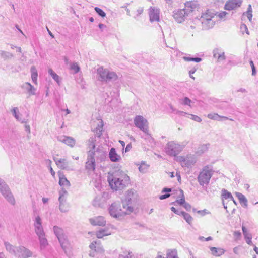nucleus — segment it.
Instances as JSON below:
<instances>
[{
  "mask_svg": "<svg viewBox=\"0 0 258 258\" xmlns=\"http://www.w3.org/2000/svg\"><path fill=\"white\" fill-rule=\"evenodd\" d=\"M149 18L151 22H159L160 21V9L155 7L149 9Z\"/></svg>",
  "mask_w": 258,
  "mask_h": 258,
  "instance_id": "nucleus-15",
  "label": "nucleus"
},
{
  "mask_svg": "<svg viewBox=\"0 0 258 258\" xmlns=\"http://www.w3.org/2000/svg\"><path fill=\"white\" fill-rule=\"evenodd\" d=\"M58 141L64 143L68 146L73 147L75 144V140L71 137L60 136L57 137Z\"/></svg>",
  "mask_w": 258,
  "mask_h": 258,
  "instance_id": "nucleus-18",
  "label": "nucleus"
},
{
  "mask_svg": "<svg viewBox=\"0 0 258 258\" xmlns=\"http://www.w3.org/2000/svg\"><path fill=\"white\" fill-rule=\"evenodd\" d=\"M183 206L188 211H190L191 208V205L186 202L184 203Z\"/></svg>",
  "mask_w": 258,
  "mask_h": 258,
  "instance_id": "nucleus-60",
  "label": "nucleus"
},
{
  "mask_svg": "<svg viewBox=\"0 0 258 258\" xmlns=\"http://www.w3.org/2000/svg\"><path fill=\"white\" fill-rule=\"evenodd\" d=\"M192 102V101L189 98L186 97L182 99L181 103L184 105H188V106L191 107V103Z\"/></svg>",
  "mask_w": 258,
  "mask_h": 258,
  "instance_id": "nucleus-51",
  "label": "nucleus"
},
{
  "mask_svg": "<svg viewBox=\"0 0 258 258\" xmlns=\"http://www.w3.org/2000/svg\"><path fill=\"white\" fill-rule=\"evenodd\" d=\"M33 222L34 231L37 236L44 235L45 233L42 226V220L40 216L38 215H34Z\"/></svg>",
  "mask_w": 258,
  "mask_h": 258,
  "instance_id": "nucleus-11",
  "label": "nucleus"
},
{
  "mask_svg": "<svg viewBox=\"0 0 258 258\" xmlns=\"http://www.w3.org/2000/svg\"><path fill=\"white\" fill-rule=\"evenodd\" d=\"M38 238L40 243V249L42 252H44L48 245V240L46 238L45 234L44 235L38 236Z\"/></svg>",
  "mask_w": 258,
  "mask_h": 258,
  "instance_id": "nucleus-23",
  "label": "nucleus"
},
{
  "mask_svg": "<svg viewBox=\"0 0 258 258\" xmlns=\"http://www.w3.org/2000/svg\"><path fill=\"white\" fill-rule=\"evenodd\" d=\"M227 14V13L226 12L223 11V12H221V13H220L218 14V16L220 18H223L226 16V15Z\"/></svg>",
  "mask_w": 258,
  "mask_h": 258,
  "instance_id": "nucleus-62",
  "label": "nucleus"
},
{
  "mask_svg": "<svg viewBox=\"0 0 258 258\" xmlns=\"http://www.w3.org/2000/svg\"><path fill=\"white\" fill-rule=\"evenodd\" d=\"M222 196L223 198L225 199H230L231 200H233V197L231 194L225 189L222 190Z\"/></svg>",
  "mask_w": 258,
  "mask_h": 258,
  "instance_id": "nucleus-44",
  "label": "nucleus"
},
{
  "mask_svg": "<svg viewBox=\"0 0 258 258\" xmlns=\"http://www.w3.org/2000/svg\"><path fill=\"white\" fill-rule=\"evenodd\" d=\"M242 0H229L225 5V9L232 10L241 6Z\"/></svg>",
  "mask_w": 258,
  "mask_h": 258,
  "instance_id": "nucleus-19",
  "label": "nucleus"
},
{
  "mask_svg": "<svg viewBox=\"0 0 258 258\" xmlns=\"http://www.w3.org/2000/svg\"><path fill=\"white\" fill-rule=\"evenodd\" d=\"M121 208L119 202H114L109 207L108 210L111 216L116 219H121L126 214L132 213L134 208L132 206H126V209Z\"/></svg>",
  "mask_w": 258,
  "mask_h": 258,
  "instance_id": "nucleus-3",
  "label": "nucleus"
},
{
  "mask_svg": "<svg viewBox=\"0 0 258 258\" xmlns=\"http://www.w3.org/2000/svg\"><path fill=\"white\" fill-rule=\"evenodd\" d=\"M53 160L59 168L68 171L73 170V167L70 165L69 162L66 159H59L54 157Z\"/></svg>",
  "mask_w": 258,
  "mask_h": 258,
  "instance_id": "nucleus-12",
  "label": "nucleus"
},
{
  "mask_svg": "<svg viewBox=\"0 0 258 258\" xmlns=\"http://www.w3.org/2000/svg\"><path fill=\"white\" fill-rule=\"evenodd\" d=\"M132 147V146L131 143L127 144L125 149V152H128L131 149Z\"/></svg>",
  "mask_w": 258,
  "mask_h": 258,
  "instance_id": "nucleus-64",
  "label": "nucleus"
},
{
  "mask_svg": "<svg viewBox=\"0 0 258 258\" xmlns=\"http://www.w3.org/2000/svg\"><path fill=\"white\" fill-rule=\"evenodd\" d=\"M245 239H252V236L250 233H249L248 232H246L244 234Z\"/></svg>",
  "mask_w": 258,
  "mask_h": 258,
  "instance_id": "nucleus-61",
  "label": "nucleus"
},
{
  "mask_svg": "<svg viewBox=\"0 0 258 258\" xmlns=\"http://www.w3.org/2000/svg\"><path fill=\"white\" fill-rule=\"evenodd\" d=\"M118 78V75L115 72L109 70L107 83L116 81Z\"/></svg>",
  "mask_w": 258,
  "mask_h": 258,
  "instance_id": "nucleus-29",
  "label": "nucleus"
},
{
  "mask_svg": "<svg viewBox=\"0 0 258 258\" xmlns=\"http://www.w3.org/2000/svg\"><path fill=\"white\" fill-rule=\"evenodd\" d=\"M15 256L18 258H29L32 256V252L24 246L17 247Z\"/></svg>",
  "mask_w": 258,
  "mask_h": 258,
  "instance_id": "nucleus-13",
  "label": "nucleus"
},
{
  "mask_svg": "<svg viewBox=\"0 0 258 258\" xmlns=\"http://www.w3.org/2000/svg\"><path fill=\"white\" fill-rule=\"evenodd\" d=\"M95 137H91L88 140V146L89 150L88 155L89 157H94L95 159L96 158L102 160L104 158L106 153L102 148L98 147L95 149Z\"/></svg>",
  "mask_w": 258,
  "mask_h": 258,
  "instance_id": "nucleus-4",
  "label": "nucleus"
},
{
  "mask_svg": "<svg viewBox=\"0 0 258 258\" xmlns=\"http://www.w3.org/2000/svg\"><path fill=\"white\" fill-rule=\"evenodd\" d=\"M134 121L136 126L141 130L145 134V136H142V137L145 139H150L151 136L149 134L147 120L142 116L138 115L135 117Z\"/></svg>",
  "mask_w": 258,
  "mask_h": 258,
  "instance_id": "nucleus-8",
  "label": "nucleus"
},
{
  "mask_svg": "<svg viewBox=\"0 0 258 258\" xmlns=\"http://www.w3.org/2000/svg\"><path fill=\"white\" fill-rule=\"evenodd\" d=\"M167 258H179L176 249H168L166 252Z\"/></svg>",
  "mask_w": 258,
  "mask_h": 258,
  "instance_id": "nucleus-36",
  "label": "nucleus"
},
{
  "mask_svg": "<svg viewBox=\"0 0 258 258\" xmlns=\"http://www.w3.org/2000/svg\"><path fill=\"white\" fill-rule=\"evenodd\" d=\"M249 63L252 69V75L254 76L256 74V69L254 65V63L253 61L251 60L249 61Z\"/></svg>",
  "mask_w": 258,
  "mask_h": 258,
  "instance_id": "nucleus-57",
  "label": "nucleus"
},
{
  "mask_svg": "<svg viewBox=\"0 0 258 258\" xmlns=\"http://www.w3.org/2000/svg\"><path fill=\"white\" fill-rule=\"evenodd\" d=\"M235 195L238 199L240 203L245 208L247 207V200L242 194L236 192Z\"/></svg>",
  "mask_w": 258,
  "mask_h": 258,
  "instance_id": "nucleus-26",
  "label": "nucleus"
},
{
  "mask_svg": "<svg viewBox=\"0 0 258 258\" xmlns=\"http://www.w3.org/2000/svg\"><path fill=\"white\" fill-rule=\"evenodd\" d=\"M119 258H135L132 252L125 251L119 254Z\"/></svg>",
  "mask_w": 258,
  "mask_h": 258,
  "instance_id": "nucleus-43",
  "label": "nucleus"
},
{
  "mask_svg": "<svg viewBox=\"0 0 258 258\" xmlns=\"http://www.w3.org/2000/svg\"><path fill=\"white\" fill-rule=\"evenodd\" d=\"M181 215L183 217L185 220L189 224H191L193 220L192 217L188 214L185 212H181Z\"/></svg>",
  "mask_w": 258,
  "mask_h": 258,
  "instance_id": "nucleus-41",
  "label": "nucleus"
},
{
  "mask_svg": "<svg viewBox=\"0 0 258 258\" xmlns=\"http://www.w3.org/2000/svg\"><path fill=\"white\" fill-rule=\"evenodd\" d=\"M59 184L61 186H64L66 187H69L70 186V183L69 180L66 178L63 173L59 172Z\"/></svg>",
  "mask_w": 258,
  "mask_h": 258,
  "instance_id": "nucleus-24",
  "label": "nucleus"
},
{
  "mask_svg": "<svg viewBox=\"0 0 258 258\" xmlns=\"http://www.w3.org/2000/svg\"><path fill=\"white\" fill-rule=\"evenodd\" d=\"M59 209L62 212H66L68 211V207L66 206L65 204H59Z\"/></svg>",
  "mask_w": 258,
  "mask_h": 258,
  "instance_id": "nucleus-56",
  "label": "nucleus"
},
{
  "mask_svg": "<svg viewBox=\"0 0 258 258\" xmlns=\"http://www.w3.org/2000/svg\"><path fill=\"white\" fill-rule=\"evenodd\" d=\"M226 59L225 56L224 55V52H220V53L218 54L217 56V60L218 61H220L221 60H224Z\"/></svg>",
  "mask_w": 258,
  "mask_h": 258,
  "instance_id": "nucleus-54",
  "label": "nucleus"
},
{
  "mask_svg": "<svg viewBox=\"0 0 258 258\" xmlns=\"http://www.w3.org/2000/svg\"><path fill=\"white\" fill-rule=\"evenodd\" d=\"M199 8V4L197 1L187 2L185 3V8L175 11L173 17L178 23H181L190 13L198 10Z\"/></svg>",
  "mask_w": 258,
  "mask_h": 258,
  "instance_id": "nucleus-2",
  "label": "nucleus"
},
{
  "mask_svg": "<svg viewBox=\"0 0 258 258\" xmlns=\"http://www.w3.org/2000/svg\"><path fill=\"white\" fill-rule=\"evenodd\" d=\"M31 78L33 82L35 84H37V71L36 68L34 66H32L31 68Z\"/></svg>",
  "mask_w": 258,
  "mask_h": 258,
  "instance_id": "nucleus-33",
  "label": "nucleus"
},
{
  "mask_svg": "<svg viewBox=\"0 0 258 258\" xmlns=\"http://www.w3.org/2000/svg\"><path fill=\"white\" fill-rule=\"evenodd\" d=\"M199 21L202 24L203 29L205 30L212 28L214 26L215 23L214 18H206V19L199 18Z\"/></svg>",
  "mask_w": 258,
  "mask_h": 258,
  "instance_id": "nucleus-17",
  "label": "nucleus"
},
{
  "mask_svg": "<svg viewBox=\"0 0 258 258\" xmlns=\"http://www.w3.org/2000/svg\"><path fill=\"white\" fill-rule=\"evenodd\" d=\"M176 159L175 160L177 161V162H179V163H180L181 164V165L182 166V163L183 162H184V160L185 159V158L186 157H184L183 156H176Z\"/></svg>",
  "mask_w": 258,
  "mask_h": 258,
  "instance_id": "nucleus-55",
  "label": "nucleus"
},
{
  "mask_svg": "<svg viewBox=\"0 0 258 258\" xmlns=\"http://www.w3.org/2000/svg\"><path fill=\"white\" fill-rule=\"evenodd\" d=\"M252 12L251 6V5H249L247 12L243 13V15H245V13L247 14V18L250 21H251L252 17Z\"/></svg>",
  "mask_w": 258,
  "mask_h": 258,
  "instance_id": "nucleus-49",
  "label": "nucleus"
},
{
  "mask_svg": "<svg viewBox=\"0 0 258 258\" xmlns=\"http://www.w3.org/2000/svg\"><path fill=\"white\" fill-rule=\"evenodd\" d=\"M144 11V9L143 7H138L136 11L134 13V18L136 19H138L139 16L142 14Z\"/></svg>",
  "mask_w": 258,
  "mask_h": 258,
  "instance_id": "nucleus-47",
  "label": "nucleus"
},
{
  "mask_svg": "<svg viewBox=\"0 0 258 258\" xmlns=\"http://www.w3.org/2000/svg\"><path fill=\"white\" fill-rule=\"evenodd\" d=\"M183 59L186 61H194L197 62H200L202 60V59L201 58H199V57L193 58V57H187V56H184L183 57Z\"/></svg>",
  "mask_w": 258,
  "mask_h": 258,
  "instance_id": "nucleus-50",
  "label": "nucleus"
},
{
  "mask_svg": "<svg viewBox=\"0 0 258 258\" xmlns=\"http://www.w3.org/2000/svg\"><path fill=\"white\" fill-rule=\"evenodd\" d=\"M48 73L59 85L61 82L60 77L58 75H57L51 69H49L48 70Z\"/></svg>",
  "mask_w": 258,
  "mask_h": 258,
  "instance_id": "nucleus-37",
  "label": "nucleus"
},
{
  "mask_svg": "<svg viewBox=\"0 0 258 258\" xmlns=\"http://www.w3.org/2000/svg\"><path fill=\"white\" fill-rule=\"evenodd\" d=\"M139 165V170L140 172L145 173L148 171L149 166L145 162L142 161L141 164Z\"/></svg>",
  "mask_w": 258,
  "mask_h": 258,
  "instance_id": "nucleus-38",
  "label": "nucleus"
},
{
  "mask_svg": "<svg viewBox=\"0 0 258 258\" xmlns=\"http://www.w3.org/2000/svg\"><path fill=\"white\" fill-rule=\"evenodd\" d=\"M216 13L212 10H207L205 12L202 13L200 18L206 19V18H215Z\"/></svg>",
  "mask_w": 258,
  "mask_h": 258,
  "instance_id": "nucleus-28",
  "label": "nucleus"
},
{
  "mask_svg": "<svg viewBox=\"0 0 258 258\" xmlns=\"http://www.w3.org/2000/svg\"><path fill=\"white\" fill-rule=\"evenodd\" d=\"M22 89L27 91L29 95H34L36 94V89L30 83L26 82L21 86Z\"/></svg>",
  "mask_w": 258,
  "mask_h": 258,
  "instance_id": "nucleus-21",
  "label": "nucleus"
},
{
  "mask_svg": "<svg viewBox=\"0 0 258 258\" xmlns=\"http://www.w3.org/2000/svg\"><path fill=\"white\" fill-rule=\"evenodd\" d=\"M210 250L212 254L215 256H219L224 253L225 250L221 248L211 247Z\"/></svg>",
  "mask_w": 258,
  "mask_h": 258,
  "instance_id": "nucleus-31",
  "label": "nucleus"
},
{
  "mask_svg": "<svg viewBox=\"0 0 258 258\" xmlns=\"http://www.w3.org/2000/svg\"><path fill=\"white\" fill-rule=\"evenodd\" d=\"M107 180L111 188L116 191L123 189L130 183V177L122 171L109 173Z\"/></svg>",
  "mask_w": 258,
  "mask_h": 258,
  "instance_id": "nucleus-1",
  "label": "nucleus"
},
{
  "mask_svg": "<svg viewBox=\"0 0 258 258\" xmlns=\"http://www.w3.org/2000/svg\"><path fill=\"white\" fill-rule=\"evenodd\" d=\"M5 246L6 250L10 253L15 255L17 251V247H14L12 245L8 242H5Z\"/></svg>",
  "mask_w": 258,
  "mask_h": 258,
  "instance_id": "nucleus-34",
  "label": "nucleus"
},
{
  "mask_svg": "<svg viewBox=\"0 0 258 258\" xmlns=\"http://www.w3.org/2000/svg\"><path fill=\"white\" fill-rule=\"evenodd\" d=\"M108 73L109 69L103 68L102 67H99L97 70L98 80L107 83Z\"/></svg>",
  "mask_w": 258,
  "mask_h": 258,
  "instance_id": "nucleus-14",
  "label": "nucleus"
},
{
  "mask_svg": "<svg viewBox=\"0 0 258 258\" xmlns=\"http://www.w3.org/2000/svg\"><path fill=\"white\" fill-rule=\"evenodd\" d=\"M209 145V144L200 145L197 149V153L202 154L205 153L208 150Z\"/></svg>",
  "mask_w": 258,
  "mask_h": 258,
  "instance_id": "nucleus-39",
  "label": "nucleus"
},
{
  "mask_svg": "<svg viewBox=\"0 0 258 258\" xmlns=\"http://www.w3.org/2000/svg\"><path fill=\"white\" fill-rule=\"evenodd\" d=\"M138 199V194L136 190L130 189L127 190L124 194V198L122 199L123 208L126 209V206H132L137 202Z\"/></svg>",
  "mask_w": 258,
  "mask_h": 258,
  "instance_id": "nucleus-9",
  "label": "nucleus"
},
{
  "mask_svg": "<svg viewBox=\"0 0 258 258\" xmlns=\"http://www.w3.org/2000/svg\"><path fill=\"white\" fill-rule=\"evenodd\" d=\"M171 210L174 213H175L176 214H177V215H181V212H182V211H181L179 210H177L174 207H172L171 208Z\"/></svg>",
  "mask_w": 258,
  "mask_h": 258,
  "instance_id": "nucleus-59",
  "label": "nucleus"
},
{
  "mask_svg": "<svg viewBox=\"0 0 258 258\" xmlns=\"http://www.w3.org/2000/svg\"><path fill=\"white\" fill-rule=\"evenodd\" d=\"M89 221L93 226H104L106 224V220L104 217L101 216H96L90 218Z\"/></svg>",
  "mask_w": 258,
  "mask_h": 258,
  "instance_id": "nucleus-16",
  "label": "nucleus"
},
{
  "mask_svg": "<svg viewBox=\"0 0 258 258\" xmlns=\"http://www.w3.org/2000/svg\"><path fill=\"white\" fill-rule=\"evenodd\" d=\"M0 56L2 58H3L4 59H9V58L12 57L13 55H12V54H11L10 52L0 50Z\"/></svg>",
  "mask_w": 258,
  "mask_h": 258,
  "instance_id": "nucleus-45",
  "label": "nucleus"
},
{
  "mask_svg": "<svg viewBox=\"0 0 258 258\" xmlns=\"http://www.w3.org/2000/svg\"><path fill=\"white\" fill-rule=\"evenodd\" d=\"M185 145L180 144L174 141L169 142L164 148L165 153L170 156L176 157L184 148Z\"/></svg>",
  "mask_w": 258,
  "mask_h": 258,
  "instance_id": "nucleus-6",
  "label": "nucleus"
},
{
  "mask_svg": "<svg viewBox=\"0 0 258 258\" xmlns=\"http://www.w3.org/2000/svg\"><path fill=\"white\" fill-rule=\"evenodd\" d=\"M213 173L214 171L211 167L208 166H204L197 178L199 184L202 186L208 185Z\"/></svg>",
  "mask_w": 258,
  "mask_h": 258,
  "instance_id": "nucleus-5",
  "label": "nucleus"
},
{
  "mask_svg": "<svg viewBox=\"0 0 258 258\" xmlns=\"http://www.w3.org/2000/svg\"><path fill=\"white\" fill-rule=\"evenodd\" d=\"M109 158L113 162H119L121 159L120 156L116 153L114 148H111L109 153Z\"/></svg>",
  "mask_w": 258,
  "mask_h": 258,
  "instance_id": "nucleus-20",
  "label": "nucleus"
},
{
  "mask_svg": "<svg viewBox=\"0 0 258 258\" xmlns=\"http://www.w3.org/2000/svg\"><path fill=\"white\" fill-rule=\"evenodd\" d=\"M180 192L181 194L182 197L181 198L180 200H177L174 202H173V204L176 205V204H178L179 205H182L184 204L185 203V198L183 194V191L182 190H180Z\"/></svg>",
  "mask_w": 258,
  "mask_h": 258,
  "instance_id": "nucleus-46",
  "label": "nucleus"
},
{
  "mask_svg": "<svg viewBox=\"0 0 258 258\" xmlns=\"http://www.w3.org/2000/svg\"><path fill=\"white\" fill-rule=\"evenodd\" d=\"M97 126L94 129L98 137H100L102 134V128L103 126V121L101 119H98Z\"/></svg>",
  "mask_w": 258,
  "mask_h": 258,
  "instance_id": "nucleus-32",
  "label": "nucleus"
},
{
  "mask_svg": "<svg viewBox=\"0 0 258 258\" xmlns=\"http://www.w3.org/2000/svg\"><path fill=\"white\" fill-rule=\"evenodd\" d=\"M196 163L195 158L192 156H187L185 158L184 162L182 163V167L189 168L191 167Z\"/></svg>",
  "mask_w": 258,
  "mask_h": 258,
  "instance_id": "nucleus-25",
  "label": "nucleus"
},
{
  "mask_svg": "<svg viewBox=\"0 0 258 258\" xmlns=\"http://www.w3.org/2000/svg\"><path fill=\"white\" fill-rule=\"evenodd\" d=\"M95 161L94 157H89L86 163V168L89 172L93 171L95 170Z\"/></svg>",
  "mask_w": 258,
  "mask_h": 258,
  "instance_id": "nucleus-22",
  "label": "nucleus"
},
{
  "mask_svg": "<svg viewBox=\"0 0 258 258\" xmlns=\"http://www.w3.org/2000/svg\"><path fill=\"white\" fill-rule=\"evenodd\" d=\"M95 11L101 17H104L106 16L105 13L100 8L98 7H95L94 8Z\"/></svg>",
  "mask_w": 258,
  "mask_h": 258,
  "instance_id": "nucleus-53",
  "label": "nucleus"
},
{
  "mask_svg": "<svg viewBox=\"0 0 258 258\" xmlns=\"http://www.w3.org/2000/svg\"><path fill=\"white\" fill-rule=\"evenodd\" d=\"M0 192L6 200L12 205L16 204L14 197L11 192L10 188L5 182L0 178Z\"/></svg>",
  "mask_w": 258,
  "mask_h": 258,
  "instance_id": "nucleus-10",
  "label": "nucleus"
},
{
  "mask_svg": "<svg viewBox=\"0 0 258 258\" xmlns=\"http://www.w3.org/2000/svg\"><path fill=\"white\" fill-rule=\"evenodd\" d=\"M12 113L18 121H20L21 123L25 122V119L22 118V115L19 113L18 108L14 107L12 110Z\"/></svg>",
  "mask_w": 258,
  "mask_h": 258,
  "instance_id": "nucleus-30",
  "label": "nucleus"
},
{
  "mask_svg": "<svg viewBox=\"0 0 258 258\" xmlns=\"http://www.w3.org/2000/svg\"><path fill=\"white\" fill-rule=\"evenodd\" d=\"M67 194V191L64 189H62L59 191V204H65L66 201V195Z\"/></svg>",
  "mask_w": 258,
  "mask_h": 258,
  "instance_id": "nucleus-35",
  "label": "nucleus"
},
{
  "mask_svg": "<svg viewBox=\"0 0 258 258\" xmlns=\"http://www.w3.org/2000/svg\"><path fill=\"white\" fill-rule=\"evenodd\" d=\"M110 235L107 230L101 229L96 232V236L98 238H102L104 236Z\"/></svg>",
  "mask_w": 258,
  "mask_h": 258,
  "instance_id": "nucleus-42",
  "label": "nucleus"
},
{
  "mask_svg": "<svg viewBox=\"0 0 258 258\" xmlns=\"http://www.w3.org/2000/svg\"><path fill=\"white\" fill-rule=\"evenodd\" d=\"M70 69L73 70L74 74L77 73L80 70V67L76 62H73L70 65Z\"/></svg>",
  "mask_w": 258,
  "mask_h": 258,
  "instance_id": "nucleus-48",
  "label": "nucleus"
},
{
  "mask_svg": "<svg viewBox=\"0 0 258 258\" xmlns=\"http://www.w3.org/2000/svg\"><path fill=\"white\" fill-rule=\"evenodd\" d=\"M189 115H190L191 116V119L195 120V121H197L198 122H200L202 121V119L201 118H200L199 116L192 115V114H188Z\"/></svg>",
  "mask_w": 258,
  "mask_h": 258,
  "instance_id": "nucleus-58",
  "label": "nucleus"
},
{
  "mask_svg": "<svg viewBox=\"0 0 258 258\" xmlns=\"http://www.w3.org/2000/svg\"><path fill=\"white\" fill-rule=\"evenodd\" d=\"M89 247L91 250L98 252H102L103 251V248L100 243L97 241H93L90 245Z\"/></svg>",
  "mask_w": 258,
  "mask_h": 258,
  "instance_id": "nucleus-27",
  "label": "nucleus"
},
{
  "mask_svg": "<svg viewBox=\"0 0 258 258\" xmlns=\"http://www.w3.org/2000/svg\"><path fill=\"white\" fill-rule=\"evenodd\" d=\"M240 31L243 34L245 32L247 34L249 35V32L248 30L247 26L245 24H241L240 25Z\"/></svg>",
  "mask_w": 258,
  "mask_h": 258,
  "instance_id": "nucleus-52",
  "label": "nucleus"
},
{
  "mask_svg": "<svg viewBox=\"0 0 258 258\" xmlns=\"http://www.w3.org/2000/svg\"><path fill=\"white\" fill-rule=\"evenodd\" d=\"M208 117L209 119H213V120H220V119L221 118H222L225 120H227L228 119V117H225V116L221 117L218 114H216V113L208 114Z\"/></svg>",
  "mask_w": 258,
  "mask_h": 258,
  "instance_id": "nucleus-40",
  "label": "nucleus"
},
{
  "mask_svg": "<svg viewBox=\"0 0 258 258\" xmlns=\"http://www.w3.org/2000/svg\"><path fill=\"white\" fill-rule=\"evenodd\" d=\"M53 229L54 233L58 238L62 248L64 252L67 254L69 251L70 244L64 234L63 229L57 226H54Z\"/></svg>",
  "mask_w": 258,
  "mask_h": 258,
  "instance_id": "nucleus-7",
  "label": "nucleus"
},
{
  "mask_svg": "<svg viewBox=\"0 0 258 258\" xmlns=\"http://www.w3.org/2000/svg\"><path fill=\"white\" fill-rule=\"evenodd\" d=\"M218 53H220V52H219V50L218 49L214 50V51H213L214 57L217 58V56H218Z\"/></svg>",
  "mask_w": 258,
  "mask_h": 258,
  "instance_id": "nucleus-63",
  "label": "nucleus"
}]
</instances>
